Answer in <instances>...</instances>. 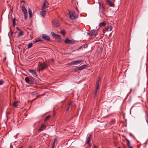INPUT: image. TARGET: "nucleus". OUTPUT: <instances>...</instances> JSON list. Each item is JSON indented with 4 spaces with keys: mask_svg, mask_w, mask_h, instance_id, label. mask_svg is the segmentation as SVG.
Returning a JSON list of instances; mask_svg holds the SVG:
<instances>
[{
    "mask_svg": "<svg viewBox=\"0 0 148 148\" xmlns=\"http://www.w3.org/2000/svg\"><path fill=\"white\" fill-rule=\"evenodd\" d=\"M60 32L63 35L64 37L65 36L66 32L64 29L61 30L60 31Z\"/></svg>",
    "mask_w": 148,
    "mask_h": 148,
    "instance_id": "nucleus-25",
    "label": "nucleus"
},
{
    "mask_svg": "<svg viewBox=\"0 0 148 148\" xmlns=\"http://www.w3.org/2000/svg\"><path fill=\"white\" fill-rule=\"evenodd\" d=\"M112 29V27L111 25H109L108 27L106 28L105 32L110 31Z\"/></svg>",
    "mask_w": 148,
    "mask_h": 148,
    "instance_id": "nucleus-15",
    "label": "nucleus"
},
{
    "mask_svg": "<svg viewBox=\"0 0 148 148\" xmlns=\"http://www.w3.org/2000/svg\"><path fill=\"white\" fill-rule=\"evenodd\" d=\"M57 138L56 137V138H54V141L52 144L55 145V143H57Z\"/></svg>",
    "mask_w": 148,
    "mask_h": 148,
    "instance_id": "nucleus-32",
    "label": "nucleus"
},
{
    "mask_svg": "<svg viewBox=\"0 0 148 148\" xmlns=\"http://www.w3.org/2000/svg\"><path fill=\"white\" fill-rule=\"evenodd\" d=\"M77 71H78V70H77V67H76V68H74L73 69H72V72H76Z\"/></svg>",
    "mask_w": 148,
    "mask_h": 148,
    "instance_id": "nucleus-33",
    "label": "nucleus"
},
{
    "mask_svg": "<svg viewBox=\"0 0 148 148\" xmlns=\"http://www.w3.org/2000/svg\"><path fill=\"white\" fill-rule=\"evenodd\" d=\"M49 4L47 0H44L43 1V3L42 6L41 8V9L43 10L48 8Z\"/></svg>",
    "mask_w": 148,
    "mask_h": 148,
    "instance_id": "nucleus-4",
    "label": "nucleus"
},
{
    "mask_svg": "<svg viewBox=\"0 0 148 148\" xmlns=\"http://www.w3.org/2000/svg\"><path fill=\"white\" fill-rule=\"evenodd\" d=\"M40 65L41 67V70L42 71L47 67L48 65L45 62H44L43 63H40Z\"/></svg>",
    "mask_w": 148,
    "mask_h": 148,
    "instance_id": "nucleus-9",
    "label": "nucleus"
},
{
    "mask_svg": "<svg viewBox=\"0 0 148 148\" xmlns=\"http://www.w3.org/2000/svg\"><path fill=\"white\" fill-rule=\"evenodd\" d=\"M72 102L71 101H70L68 104V106H69V107L71 105Z\"/></svg>",
    "mask_w": 148,
    "mask_h": 148,
    "instance_id": "nucleus-41",
    "label": "nucleus"
},
{
    "mask_svg": "<svg viewBox=\"0 0 148 148\" xmlns=\"http://www.w3.org/2000/svg\"><path fill=\"white\" fill-rule=\"evenodd\" d=\"M23 33L22 31H20L18 35V37H19L23 35Z\"/></svg>",
    "mask_w": 148,
    "mask_h": 148,
    "instance_id": "nucleus-29",
    "label": "nucleus"
},
{
    "mask_svg": "<svg viewBox=\"0 0 148 148\" xmlns=\"http://www.w3.org/2000/svg\"><path fill=\"white\" fill-rule=\"evenodd\" d=\"M115 123V120L114 119H112L110 122L109 124L110 125H112L114 123Z\"/></svg>",
    "mask_w": 148,
    "mask_h": 148,
    "instance_id": "nucleus-28",
    "label": "nucleus"
},
{
    "mask_svg": "<svg viewBox=\"0 0 148 148\" xmlns=\"http://www.w3.org/2000/svg\"><path fill=\"white\" fill-rule=\"evenodd\" d=\"M132 90V89H131L130 91V93L131 92Z\"/></svg>",
    "mask_w": 148,
    "mask_h": 148,
    "instance_id": "nucleus-59",
    "label": "nucleus"
},
{
    "mask_svg": "<svg viewBox=\"0 0 148 148\" xmlns=\"http://www.w3.org/2000/svg\"><path fill=\"white\" fill-rule=\"evenodd\" d=\"M11 121L12 122H13L14 123H15V121L14 120V118L13 119H12Z\"/></svg>",
    "mask_w": 148,
    "mask_h": 148,
    "instance_id": "nucleus-43",
    "label": "nucleus"
},
{
    "mask_svg": "<svg viewBox=\"0 0 148 148\" xmlns=\"http://www.w3.org/2000/svg\"><path fill=\"white\" fill-rule=\"evenodd\" d=\"M16 20V19L15 18H13L12 26L13 27H14L16 25V22H15Z\"/></svg>",
    "mask_w": 148,
    "mask_h": 148,
    "instance_id": "nucleus-30",
    "label": "nucleus"
},
{
    "mask_svg": "<svg viewBox=\"0 0 148 148\" xmlns=\"http://www.w3.org/2000/svg\"><path fill=\"white\" fill-rule=\"evenodd\" d=\"M101 9L103 14H105V12L106 11V9L105 7L103 5V3H102V5L101 6Z\"/></svg>",
    "mask_w": 148,
    "mask_h": 148,
    "instance_id": "nucleus-20",
    "label": "nucleus"
},
{
    "mask_svg": "<svg viewBox=\"0 0 148 148\" xmlns=\"http://www.w3.org/2000/svg\"><path fill=\"white\" fill-rule=\"evenodd\" d=\"M51 34L52 36L56 39L59 40L61 39V36L60 35L56 34L54 32H51Z\"/></svg>",
    "mask_w": 148,
    "mask_h": 148,
    "instance_id": "nucleus-8",
    "label": "nucleus"
},
{
    "mask_svg": "<svg viewBox=\"0 0 148 148\" xmlns=\"http://www.w3.org/2000/svg\"><path fill=\"white\" fill-rule=\"evenodd\" d=\"M56 113L55 112H54L53 114V116H55V115H56Z\"/></svg>",
    "mask_w": 148,
    "mask_h": 148,
    "instance_id": "nucleus-48",
    "label": "nucleus"
},
{
    "mask_svg": "<svg viewBox=\"0 0 148 148\" xmlns=\"http://www.w3.org/2000/svg\"><path fill=\"white\" fill-rule=\"evenodd\" d=\"M16 29L18 31H19V32L21 31V29H20L18 27H16Z\"/></svg>",
    "mask_w": 148,
    "mask_h": 148,
    "instance_id": "nucleus-39",
    "label": "nucleus"
},
{
    "mask_svg": "<svg viewBox=\"0 0 148 148\" xmlns=\"http://www.w3.org/2000/svg\"><path fill=\"white\" fill-rule=\"evenodd\" d=\"M99 80L97 81L96 82V88L95 89V90H98V89L99 88Z\"/></svg>",
    "mask_w": 148,
    "mask_h": 148,
    "instance_id": "nucleus-27",
    "label": "nucleus"
},
{
    "mask_svg": "<svg viewBox=\"0 0 148 148\" xmlns=\"http://www.w3.org/2000/svg\"><path fill=\"white\" fill-rule=\"evenodd\" d=\"M55 146V145L52 144V148H54Z\"/></svg>",
    "mask_w": 148,
    "mask_h": 148,
    "instance_id": "nucleus-44",
    "label": "nucleus"
},
{
    "mask_svg": "<svg viewBox=\"0 0 148 148\" xmlns=\"http://www.w3.org/2000/svg\"><path fill=\"white\" fill-rule=\"evenodd\" d=\"M77 11H78V9L77 8Z\"/></svg>",
    "mask_w": 148,
    "mask_h": 148,
    "instance_id": "nucleus-61",
    "label": "nucleus"
},
{
    "mask_svg": "<svg viewBox=\"0 0 148 148\" xmlns=\"http://www.w3.org/2000/svg\"><path fill=\"white\" fill-rule=\"evenodd\" d=\"M70 108V107L69 106H68L67 107L66 109V111H68L69 110V108Z\"/></svg>",
    "mask_w": 148,
    "mask_h": 148,
    "instance_id": "nucleus-38",
    "label": "nucleus"
},
{
    "mask_svg": "<svg viewBox=\"0 0 148 148\" xmlns=\"http://www.w3.org/2000/svg\"><path fill=\"white\" fill-rule=\"evenodd\" d=\"M42 37L43 39L46 40L47 42H49L50 41V38L48 36L45 34H42Z\"/></svg>",
    "mask_w": 148,
    "mask_h": 148,
    "instance_id": "nucleus-10",
    "label": "nucleus"
},
{
    "mask_svg": "<svg viewBox=\"0 0 148 148\" xmlns=\"http://www.w3.org/2000/svg\"><path fill=\"white\" fill-rule=\"evenodd\" d=\"M92 136V134H90L89 135V136L87 138V143L90 142V138Z\"/></svg>",
    "mask_w": 148,
    "mask_h": 148,
    "instance_id": "nucleus-26",
    "label": "nucleus"
},
{
    "mask_svg": "<svg viewBox=\"0 0 148 148\" xmlns=\"http://www.w3.org/2000/svg\"><path fill=\"white\" fill-rule=\"evenodd\" d=\"M123 137H124L125 139L127 141V145L128 147H129V146H130V141L129 140L127 139L126 137L124 135H123L122 136Z\"/></svg>",
    "mask_w": 148,
    "mask_h": 148,
    "instance_id": "nucleus-18",
    "label": "nucleus"
},
{
    "mask_svg": "<svg viewBox=\"0 0 148 148\" xmlns=\"http://www.w3.org/2000/svg\"><path fill=\"white\" fill-rule=\"evenodd\" d=\"M82 46H83L84 48H87L88 47V45L87 44H85L83 45Z\"/></svg>",
    "mask_w": 148,
    "mask_h": 148,
    "instance_id": "nucleus-36",
    "label": "nucleus"
},
{
    "mask_svg": "<svg viewBox=\"0 0 148 148\" xmlns=\"http://www.w3.org/2000/svg\"><path fill=\"white\" fill-rule=\"evenodd\" d=\"M88 67V66L86 64H84L79 67H77L78 71H81L84 69H86Z\"/></svg>",
    "mask_w": 148,
    "mask_h": 148,
    "instance_id": "nucleus-12",
    "label": "nucleus"
},
{
    "mask_svg": "<svg viewBox=\"0 0 148 148\" xmlns=\"http://www.w3.org/2000/svg\"><path fill=\"white\" fill-rule=\"evenodd\" d=\"M41 95H38L36 97V98H38L40 97Z\"/></svg>",
    "mask_w": 148,
    "mask_h": 148,
    "instance_id": "nucleus-45",
    "label": "nucleus"
},
{
    "mask_svg": "<svg viewBox=\"0 0 148 148\" xmlns=\"http://www.w3.org/2000/svg\"><path fill=\"white\" fill-rule=\"evenodd\" d=\"M84 60H78L76 61H74L70 63H68L67 64V66H72L73 65L76 64H77L78 63L79 64L81 62H84Z\"/></svg>",
    "mask_w": 148,
    "mask_h": 148,
    "instance_id": "nucleus-2",
    "label": "nucleus"
},
{
    "mask_svg": "<svg viewBox=\"0 0 148 148\" xmlns=\"http://www.w3.org/2000/svg\"><path fill=\"white\" fill-rule=\"evenodd\" d=\"M106 25V23L105 21L100 23L99 24V26L100 27H104Z\"/></svg>",
    "mask_w": 148,
    "mask_h": 148,
    "instance_id": "nucleus-16",
    "label": "nucleus"
},
{
    "mask_svg": "<svg viewBox=\"0 0 148 148\" xmlns=\"http://www.w3.org/2000/svg\"><path fill=\"white\" fill-rule=\"evenodd\" d=\"M147 142V141L145 143V144H146Z\"/></svg>",
    "mask_w": 148,
    "mask_h": 148,
    "instance_id": "nucleus-60",
    "label": "nucleus"
},
{
    "mask_svg": "<svg viewBox=\"0 0 148 148\" xmlns=\"http://www.w3.org/2000/svg\"><path fill=\"white\" fill-rule=\"evenodd\" d=\"M132 137H133L134 138H135V137H134V135L133 136H132Z\"/></svg>",
    "mask_w": 148,
    "mask_h": 148,
    "instance_id": "nucleus-58",
    "label": "nucleus"
},
{
    "mask_svg": "<svg viewBox=\"0 0 148 148\" xmlns=\"http://www.w3.org/2000/svg\"><path fill=\"white\" fill-rule=\"evenodd\" d=\"M41 96H43V95H41Z\"/></svg>",
    "mask_w": 148,
    "mask_h": 148,
    "instance_id": "nucleus-63",
    "label": "nucleus"
},
{
    "mask_svg": "<svg viewBox=\"0 0 148 148\" xmlns=\"http://www.w3.org/2000/svg\"><path fill=\"white\" fill-rule=\"evenodd\" d=\"M99 8H100V6H101V3H100V2H99Z\"/></svg>",
    "mask_w": 148,
    "mask_h": 148,
    "instance_id": "nucleus-51",
    "label": "nucleus"
},
{
    "mask_svg": "<svg viewBox=\"0 0 148 148\" xmlns=\"http://www.w3.org/2000/svg\"><path fill=\"white\" fill-rule=\"evenodd\" d=\"M41 15L43 17H44L46 14V10H43L40 12Z\"/></svg>",
    "mask_w": 148,
    "mask_h": 148,
    "instance_id": "nucleus-21",
    "label": "nucleus"
},
{
    "mask_svg": "<svg viewBox=\"0 0 148 148\" xmlns=\"http://www.w3.org/2000/svg\"><path fill=\"white\" fill-rule=\"evenodd\" d=\"M4 83V82L3 79L0 80V85H2Z\"/></svg>",
    "mask_w": 148,
    "mask_h": 148,
    "instance_id": "nucleus-34",
    "label": "nucleus"
},
{
    "mask_svg": "<svg viewBox=\"0 0 148 148\" xmlns=\"http://www.w3.org/2000/svg\"><path fill=\"white\" fill-rule=\"evenodd\" d=\"M129 147V148H133L131 146H129V147Z\"/></svg>",
    "mask_w": 148,
    "mask_h": 148,
    "instance_id": "nucleus-50",
    "label": "nucleus"
},
{
    "mask_svg": "<svg viewBox=\"0 0 148 148\" xmlns=\"http://www.w3.org/2000/svg\"><path fill=\"white\" fill-rule=\"evenodd\" d=\"M30 77L29 78L28 77H26L25 78V82L29 84L30 81Z\"/></svg>",
    "mask_w": 148,
    "mask_h": 148,
    "instance_id": "nucleus-23",
    "label": "nucleus"
},
{
    "mask_svg": "<svg viewBox=\"0 0 148 148\" xmlns=\"http://www.w3.org/2000/svg\"><path fill=\"white\" fill-rule=\"evenodd\" d=\"M37 98H36L35 99H34L32 100V101H31V103H32L33 101L35 100Z\"/></svg>",
    "mask_w": 148,
    "mask_h": 148,
    "instance_id": "nucleus-49",
    "label": "nucleus"
},
{
    "mask_svg": "<svg viewBox=\"0 0 148 148\" xmlns=\"http://www.w3.org/2000/svg\"><path fill=\"white\" fill-rule=\"evenodd\" d=\"M46 127V126L44 125V124H42V125L40 127L38 131H41L42 130H43L45 129V128Z\"/></svg>",
    "mask_w": 148,
    "mask_h": 148,
    "instance_id": "nucleus-14",
    "label": "nucleus"
},
{
    "mask_svg": "<svg viewBox=\"0 0 148 148\" xmlns=\"http://www.w3.org/2000/svg\"><path fill=\"white\" fill-rule=\"evenodd\" d=\"M29 72L31 73L34 76H36L37 77V75L36 73L35 72L34 70H29Z\"/></svg>",
    "mask_w": 148,
    "mask_h": 148,
    "instance_id": "nucleus-17",
    "label": "nucleus"
},
{
    "mask_svg": "<svg viewBox=\"0 0 148 148\" xmlns=\"http://www.w3.org/2000/svg\"><path fill=\"white\" fill-rule=\"evenodd\" d=\"M13 31H11V35H12V34L13 33Z\"/></svg>",
    "mask_w": 148,
    "mask_h": 148,
    "instance_id": "nucleus-52",
    "label": "nucleus"
},
{
    "mask_svg": "<svg viewBox=\"0 0 148 148\" xmlns=\"http://www.w3.org/2000/svg\"><path fill=\"white\" fill-rule=\"evenodd\" d=\"M87 35H90V34H89V32H87Z\"/></svg>",
    "mask_w": 148,
    "mask_h": 148,
    "instance_id": "nucleus-57",
    "label": "nucleus"
},
{
    "mask_svg": "<svg viewBox=\"0 0 148 148\" xmlns=\"http://www.w3.org/2000/svg\"><path fill=\"white\" fill-rule=\"evenodd\" d=\"M130 136H131L132 137L133 136V135H132V134H131V133H130Z\"/></svg>",
    "mask_w": 148,
    "mask_h": 148,
    "instance_id": "nucleus-46",
    "label": "nucleus"
},
{
    "mask_svg": "<svg viewBox=\"0 0 148 148\" xmlns=\"http://www.w3.org/2000/svg\"><path fill=\"white\" fill-rule=\"evenodd\" d=\"M106 2L108 3V5H109L110 6L112 7H114V4L112 3L110 1V0H106Z\"/></svg>",
    "mask_w": 148,
    "mask_h": 148,
    "instance_id": "nucleus-13",
    "label": "nucleus"
},
{
    "mask_svg": "<svg viewBox=\"0 0 148 148\" xmlns=\"http://www.w3.org/2000/svg\"><path fill=\"white\" fill-rule=\"evenodd\" d=\"M64 43L67 44H74L75 43V41L74 40H69L68 38H67L64 40Z\"/></svg>",
    "mask_w": 148,
    "mask_h": 148,
    "instance_id": "nucleus-7",
    "label": "nucleus"
},
{
    "mask_svg": "<svg viewBox=\"0 0 148 148\" xmlns=\"http://www.w3.org/2000/svg\"><path fill=\"white\" fill-rule=\"evenodd\" d=\"M94 148H97V146L96 145H94Z\"/></svg>",
    "mask_w": 148,
    "mask_h": 148,
    "instance_id": "nucleus-47",
    "label": "nucleus"
},
{
    "mask_svg": "<svg viewBox=\"0 0 148 148\" xmlns=\"http://www.w3.org/2000/svg\"><path fill=\"white\" fill-rule=\"evenodd\" d=\"M90 32L91 33V35L92 36H96L98 34L97 30L93 29L90 31Z\"/></svg>",
    "mask_w": 148,
    "mask_h": 148,
    "instance_id": "nucleus-11",
    "label": "nucleus"
},
{
    "mask_svg": "<svg viewBox=\"0 0 148 148\" xmlns=\"http://www.w3.org/2000/svg\"><path fill=\"white\" fill-rule=\"evenodd\" d=\"M51 115H48L47 116L45 119L44 122H46V121H48L49 118L51 117Z\"/></svg>",
    "mask_w": 148,
    "mask_h": 148,
    "instance_id": "nucleus-24",
    "label": "nucleus"
},
{
    "mask_svg": "<svg viewBox=\"0 0 148 148\" xmlns=\"http://www.w3.org/2000/svg\"><path fill=\"white\" fill-rule=\"evenodd\" d=\"M17 102L16 101H15L14 103L13 104V106L15 107H16L17 106Z\"/></svg>",
    "mask_w": 148,
    "mask_h": 148,
    "instance_id": "nucleus-35",
    "label": "nucleus"
},
{
    "mask_svg": "<svg viewBox=\"0 0 148 148\" xmlns=\"http://www.w3.org/2000/svg\"><path fill=\"white\" fill-rule=\"evenodd\" d=\"M21 2H23V3H25V1H21Z\"/></svg>",
    "mask_w": 148,
    "mask_h": 148,
    "instance_id": "nucleus-56",
    "label": "nucleus"
},
{
    "mask_svg": "<svg viewBox=\"0 0 148 148\" xmlns=\"http://www.w3.org/2000/svg\"><path fill=\"white\" fill-rule=\"evenodd\" d=\"M75 12L73 11H69V14L70 18L71 20H74L75 19L76 17L75 16Z\"/></svg>",
    "mask_w": 148,
    "mask_h": 148,
    "instance_id": "nucleus-3",
    "label": "nucleus"
},
{
    "mask_svg": "<svg viewBox=\"0 0 148 148\" xmlns=\"http://www.w3.org/2000/svg\"><path fill=\"white\" fill-rule=\"evenodd\" d=\"M87 143L88 144L90 147H91V145L90 142H87Z\"/></svg>",
    "mask_w": 148,
    "mask_h": 148,
    "instance_id": "nucleus-40",
    "label": "nucleus"
},
{
    "mask_svg": "<svg viewBox=\"0 0 148 148\" xmlns=\"http://www.w3.org/2000/svg\"><path fill=\"white\" fill-rule=\"evenodd\" d=\"M33 45V43H30L27 45V48L29 49Z\"/></svg>",
    "mask_w": 148,
    "mask_h": 148,
    "instance_id": "nucleus-31",
    "label": "nucleus"
},
{
    "mask_svg": "<svg viewBox=\"0 0 148 148\" xmlns=\"http://www.w3.org/2000/svg\"><path fill=\"white\" fill-rule=\"evenodd\" d=\"M29 84H39L40 83L39 81L37 82L34 78L32 77H30V80Z\"/></svg>",
    "mask_w": 148,
    "mask_h": 148,
    "instance_id": "nucleus-6",
    "label": "nucleus"
},
{
    "mask_svg": "<svg viewBox=\"0 0 148 148\" xmlns=\"http://www.w3.org/2000/svg\"><path fill=\"white\" fill-rule=\"evenodd\" d=\"M29 14V17L30 18L32 17V14L31 9L29 8H28Z\"/></svg>",
    "mask_w": 148,
    "mask_h": 148,
    "instance_id": "nucleus-19",
    "label": "nucleus"
},
{
    "mask_svg": "<svg viewBox=\"0 0 148 148\" xmlns=\"http://www.w3.org/2000/svg\"><path fill=\"white\" fill-rule=\"evenodd\" d=\"M18 148H23V146H21L20 147H19Z\"/></svg>",
    "mask_w": 148,
    "mask_h": 148,
    "instance_id": "nucleus-53",
    "label": "nucleus"
},
{
    "mask_svg": "<svg viewBox=\"0 0 148 148\" xmlns=\"http://www.w3.org/2000/svg\"><path fill=\"white\" fill-rule=\"evenodd\" d=\"M118 148H121V147H118Z\"/></svg>",
    "mask_w": 148,
    "mask_h": 148,
    "instance_id": "nucleus-62",
    "label": "nucleus"
},
{
    "mask_svg": "<svg viewBox=\"0 0 148 148\" xmlns=\"http://www.w3.org/2000/svg\"><path fill=\"white\" fill-rule=\"evenodd\" d=\"M97 91H98V90H95V93H94V94H95L94 97H95L96 96V95H97Z\"/></svg>",
    "mask_w": 148,
    "mask_h": 148,
    "instance_id": "nucleus-37",
    "label": "nucleus"
},
{
    "mask_svg": "<svg viewBox=\"0 0 148 148\" xmlns=\"http://www.w3.org/2000/svg\"><path fill=\"white\" fill-rule=\"evenodd\" d=\"M39 42H43V40L41 39L40 38H38L34 42V43H36Z\"/></svg>",
    "mask_w": 148,
    "mask_h": 148,
    "instance_id": "nucleus-22",
    "label": "nucleus"
},
{
    "mask_svg": "<svg viewBox=\"0 0 148 148\" xmlns=\"http://www.w3.org/2000/svg\"><path fill=\"white\" fill-rule=\"evenodd\" d=\"M34 92H32L31 94H32L34 95Z\"/></svg>",
    "mask_w": 148,
    "mask_h": 148,
    "instance_id": "nucleus-55",
    "label": "nucleus"
},
{
    "mask_svg": "<svg viewBox=\"0 0 148 148\" xmlns=\"http://www.w3.org/2000/svg\"><path fill=\"white\" fill-rule=\"evenodd\" d=\"M82 46H80V47H79L78 49L77 50H79L80 49L82 48Z\"/></svg>",
    "mask_w": 148,
    "mask_h": 148,
    "instance_id": "nucleus-42",
    "label": "nucleus"
},
{
    "mask_svg": "<svg viewBox=\"0 0 148 148\" xmlns=\"http://www.w3.org/2000/svg\"><path fill=\"white\" fill-rule=\"evenodd\" d=\"M21 8L22 12L24 14L25 19L26 20L27 17V10L24 6V4L22 5Z\"/></svg>",
    "mask_w": 148,
    "mask_h": 148,
    "instance_id": "nucleus-1",
    "label": "nucleus"
},
{
    "mask_svg": "<svg viewBox=\"0 0 148 148\" xmlns=\"http://www.w3.org/2000/svg\"><path fill=\"white\" fill-rule=\"evenodd\" d=\"M52 23L56 27H58L60 25V23L57 19L53 20Z\"/></svg>",
    "mask_w": 148,
    "mask_h": 148,
    "instance_id": "nucleus-5",
    "label": "nucleus"
},
{
    "mask_svg": "<svg viewBox=\"0 0 148 148\" xmlns=\"http://www.w3.org/2000/svg\"><path fill=\"white\" fill-rule=\"evenodd\" d=\"M104 30H103V32L104 33Z\"/></svg>",
    "mask_w": 148,
    "mask_h": 148,
    "instance_id": "nucleus-64",
    "label": "nucleus"
},
{
    "mask_svg": "<svg viewBox=\"0 0 148 148\" xmlns=\"http://www.w3.org/2000/svg\"><path fill=\"white\" fill-rule=\"evenodd\" d=\"M28 148H32V146H29Z\"/></svg>",
    "mask_w": 148,
    "mask_h": 148,
    "instance_id": "nucleus-54",
    "label": "nucleus"
}]
</instances>
